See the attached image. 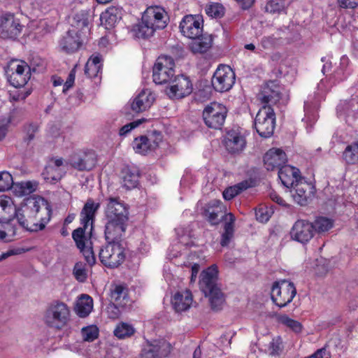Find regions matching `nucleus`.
Wrapping results in <instances>:
<instances>
[{
  "label": "nucleus",
  "mask_w": 358,
  "mask_h": 358,
  "mask_svg": "<svg viewBox=\"0 0 358 358\" xmlns=\"http://www.w3.org/2000/svg\"><path fill=\"white\" fill-rule=\"evenodd\" d=\"M287 162L284 151L278 148L270 149L264 157V163L268 171H273L285 165Z\"/></svg>",
  "instance_id": "nucleus-23"
},
{
  "label": "nucleus",
  "mask_w": 358,
  "mask_h": 358,
  "mask_svg": "<svg viewBox=\"0 0 358 358\" xmlns=\"http://www.w3.org/2000/svg\"><path fill=\"white\" fill-rule=\"evenodd\" d=\"M314 233H323L333 227V221L327 217H319L313 223Z\"/></svg>",
  "instance_id": "nucleus-42"
},
{
  "label": "nucleus",
  "mask_w": 358,
  "mask_h": 358,
  "mask_svg": "<svg viewBox=\"0 0 358 358\" xmlns=\"http://www.w3.org/2000/svg\"><path fill=\"white\" fill-rule=\"evenodd\" d=\"M10 117L1 120L0 123V141L6 136L7 132V126L10 122Z\"/></svg>",
  "instance_id": "nucleus-60"
},
{
  "label": "nucleus",
  "mask_w": 358,
  "mask_h": 358,
  "mask_svg": "<svg viewBox=\"0 0 358 358\" xmlns=\"http://www.w3.org/2000/svg\"><path fill=\"white\" fill-rule=\"evenodd\" d=\"M255 215L257 220L262 223L267 222L270 217L268 211L264 208H259L256 210Z\"/></svg>",
  "instance_id": "nucleus-58"
},
{
  "label": "nucleus",
  "mask_w": 358,
  "mask_h": 358,
  "mask_svg": "<svg viewBox=\"0 0 358 358\" xmlns=\"http://www.w3.org/2000/svg\"><path fill=\"white\" fill-rule=\"evenodd\" d=\"M278 322L295 333H300L302 331V324L299 321L290 318L287 315L279 316Z\"/></svg>",
  "instance_id": "nucleus-44"
},
{
  "label": "nucleus",
  "mask_w": 358,
  "mask_h": 358,
  "mask_svg": "<svg viewBox=\"0 0 358 358\" xmlns=\"http://www.w3.org/2000/svg\"><path fill=\"white\" fill-rule=\"evenodd\" d=\"M82 334L85 341H93L98 337L99 331L94 326L86 327L82 329Z\"/></svg>",
  "instance_id": "nucleus-50"
},
{
  "label": "nucleus",
  "mask_w": 358,
  "mask_h": 358,
  "mask_svg": "<svg viewBox=\"0 0 358 358\" xmlns=\"http://www.w3.org/2000/svg\"><path fill=\"white\" fill-rule=\"evenodd\" d=\"M227 113V108L223 104L212 102L204 108L202 117L208 127L220 129L225 122Z\"/></svg>",
  "instance_id": "nucleus-10"
},
{
  "label": "nucleus",
  "mask_w": 358,
  "mask_h": 358,
  "mask_svg": "<svg viewBox=\"0 0 358 358\" xmlns=\"http://www.w3.org/2000/svg\"><path fill=\"white\" fill-rule=\"evenodd\" d=\"M336 110L339 115H345L356 117L358 115V101L355 100L341 101L337 106Z\"/></svg>",
  "instance_id": "nucleus-35"
},
{
  "label": "nucleus",
  "mask_w": 358,
  "mask_h": 358,
  "mask_svg": "<svg viewBox=\"0 0 358 358\" xmlns=\"http://www.w3.org/2000/svg\"><path fill=\"white\" fill-rule=\"evenodd\" d=\"M122 10L121 8L112 6L106 10L101 15V20L109 27H113L122 19Z\"/></svg>",
  "instance_id": "nucleus-33"
},
{
  "label": "nucleus",
  "mask_w": 358,
  "mask_h": 358,
  "mask_svg": "<svg viewBox=\"0 0 358 358\" xmlns=\"http://www.w3.org/2000/svg\"><path fill=\"white\" fill-rule=\"evenodd\" d=\"M80 250L90 266H93L96 263V258L91 246L85 245L83 248H80Z\"/></svg>",
  "instance_id": "nucleus-52"
},
{
  "label": "nucleus",
  "mask_w": 358,
  "mask_h": 358,
  "mask_svg": "<svg viewBox=\"0 0 358 358\" xmlns=\"http://www.w3.org/2000/svg\"><path fill=\"white\" fill-rule=\"evenodd\" d=\"M285 0H270L266 3L265 11L271 14H280L285 10Z\"/></svg>",
  "instance_id": "nucleus-46"
},
{
  "label": "nucleus",
  "mask_w": 358,
  "mask_h": 358,
  "mask_svg": "<svg viewBox=\"0 0 358 358\" xmlns=\"http://www.w3.org/2000/svg\"><path fill=\"white\" fill-rule=\"evenodd\" d=\"M8 82L13 87L18 88L24 87L30 79L31 68L24 61H11L6 70Z\"/></svg>",
  "instance_id": "nucleus-8"
},
{
  "label": "nucleus",
  "mask_w": 358,
  "mask_h": 358,
  "mask_svg": "<svg viewBox=\"0 0 358 358\" xmlns=\"http://www.w3.org/2000/svg\"><path fill=\"white\" fill-rule=\"evenodd\" d=\"M226 208L219 200H213L203 208V215L212 225H217L224 219L227 222Z\"/></svg>",
  "instance_id": "nucleus-20"
},
{
  "label": "nucleus",
  "mask_w": 358,
  "mask_h": 358,
  "mask_svg": "<svg viewBox=\"0 0 358 358\" xmlns=\"http://www.w3.org/2000/svg\"><path fill=\"white\" fill-rule=\"evenodd\" d=\"M145 121V119H139L136 121L131 122L122 127L120 129L119 134L121 136H124L129 134L133 129L138 127L142 122Z\"/></svg>",
  "instance_id": "nucleus-55"
},
{
  "label": "nucleus",
  "mask_w": 358,
  "mask_h": 358,
  "mask_svg": "<svg viewBox=\"0 0 358 358\" xmlns=\"http://www.w3.org/2000/svg\"><path fill=\"white\" fill-rule=\"evenodd\" d=\"M22 25L14 14L6 13L0 16V34L3 38H15L21 33Z\"/></svg>",
  "instance_id": "nucleus-14"
},
{
  "label": "nucleus",
  "mask_w": 358,
  "mask_h": 358,
  "mask_svg": "<svg viewBox=\"0 0 358 358\" xmlns=\"http://www.w3.org/2000/svg\"><path fill=\"white\" fill-rule=\"evenodd\" d=\"M243 10H247L252 7L255 0H236Z\"/></svg>",
  "instance_id": "nucleus-62"
},
{
  "label": "nucleus",
  "mask_w": 358,
  "mask_h": 358,
  "mask_svg": "<svg viewBox=\"0 0 358 358\" xmlns=\"http://www.w3.org/2000/svg\"><path fill=\"white\" fill-rule=\"evenodd\" d=\"M224 145L229 153L237 154L245 148L246 141L238 130L231 129L224 136Z\"/></svg>",
  "instance_id": "nucleus-22"
},
{
  "label": "nucleus",
  "mask_w": 358,
  "mask_h": 358,
  "mask_svg": "<svg viewBox=\"0 0 358 358\" xmlns=\"http://www.w3.org/2000/svg\"><path fill=\"white\" fill-rule=\"evenodd\" d=\"M169 86L166 89V94L171 99H180L189 95L193 90L190 78L183 74L174 76Z\"/></svg>",
  "instance_id": "nucleus-12"
},
{
  "label": "nucleus",
  "mask_w": 358,
  "mask_h": 358,
  "mask_svg": "<svg viewBox=\"0 0 358 358\" xmlns=\"http://www.w3.org/2000/svg\"><path fill=\"white\" fill-rule=\"evenodd\" d=\"M70 317L71 312L68 306L64 302L54 301L45 310L44 322L50 328L61 330L68 325Z\"/></svg>",
  "instance_id": "nucleus-5"
},
{
  "label": "nucleus",
  "mask_w": 358,
  "mask_h": 358,
  "mask_svg": "<svg viewBox=\"0 0 358 358\" xmlns=\"http://www.w3.org/2000/svg\"><path fill=\"white\" fill-rule=\"evenodd\" d=\"M101 69L99 66L87 62L85 66V73L90 78H95L98 76Z\"/></svg>",
  "instance_id": "nucleus-56"
},
{
  "label": "nucleus",
  "mask_w": 358,
  "mask_h": 358,
  "mask_svg": "<svg viewBox=\"0 0 358 358\" xmlns=\"http://www.w3.org/2000/svg\"><path fill=\"white\" fill-rule=\"evenodd\" d=\"M87 227H85L84 225H83V227H78L72 233V238L78 249L83 248L84 246H85L86 238L85 236V231Z\"/></svg>",
  "instance_id": "nucleus-48"
},
{
  "label": "nucleus",
  "mask_w": 358,
  "mask_h": 358,
  "mask_svg": "<svg viewBox=\"0 0 358 358\" xmlns=\"http://www.w3.org/2000/svg\"><path fill=\"white\" fill-rule=\"evenodd\" d=\"M175 62L171 57H159L152 69L153 81L157 85L169 83L175 76Z\"/></svg>",
  "instance_id": "nucleus-9"
},
{
  "label": "nucleus",
  "mask_w": 358,
  "mask_h": 358,
  "mask_svg": "<svg viewBox=\"0 0 358 358\" xmlns=\"http://www.w3.org/2000/svg\"><path fill=\"white\" fill-rule=\"evenodd\" d=\"M83 43L82 34L74 29H71L60 41L61 48L67 53L77 51Z\"/></svg>",
  "instance_id": "nucleus-24"
},
{
  "label": "nucleus",
  "mask_w": 358,
  "mask_h": 358,
  "mask_svg": "<svg viewBox=\"0 0 358 358\" xmlns=\"http://www.w3.org/2000/svg\"><path fill=\"white\" fill-rule=\"evenodd\" d=\"M101 58L100 56H92L91 57L87 62L91 63L92 64H94L96 66H99V67L101 68Z\"/></svg>",
  "instance_id": "nucleus-64"
},
{
  "label": "nucleus",
  "mask_w": 358,
  "mask_h": 358,
  "mask_svg": "<svg viewBox=\"0 0 358 358\" xmlns=\"http://www.w3.org/2000/svg\"><path fill=\"white\" fill-rule=\"evenodd\" d=\"M179 27L182 34L189 38H198L203 32V22L192 15H185Z\"/></svg>",
  "instance_id": "nucleus-21"
},
{
  "label": "nucleus",
  "mask_w": 358,
  "mask_h": 358,
  "mask_svg": "<svg viewBox=\"0 0 358 358\" xmlns=\"http://www.w3.org/2000/svg\"><path fill=\"white\" fill-rule=\"evenodd\" d=\"M73 274L79 282H84L87 279V273L82 262H77L73 268Z\"/></svg>",
  "instance_id": "nucleus-51"
},
{
  "label": "nucleus",
  "mask_w": 358,
  "mask_h": 358,
  "mask_svg": "<svg viewBox=\"0 0 358 358\" xmlns=\"http://www.w3.org/2000/svg\"><path fill=\"white\" fill-rule=\"evenodd\" d=\"M107 244L100 249L99 257L101 262L108 268H117L126 258V250L121 243L122 236L109 239L105 234Z\"/></svg>",
  "instance_id": "nucleus-4"
},
{
  "label": "nucleus",
  "mask_w": 358,
  "mask_h": 358,
  "mask_svg": "<svg viewBox=\"0 0 358 358\" xmlns=\"http://www.w3.org/2000/svg\"><path fill=\"white\" fill-rule=\"evenodd\" d=\"M156 143L155 142V144H152L151 139L148 138L146 136H140L134 138L132 146L136 153L145 155L148 151L155 150L157 148Z\"/></svg>",
  "instance_id": "nucleus-32"
},
{
  "label": "nucleus",
  "mask_w": 358,
  "mask_h": 358,
  "mask_svg": "<svg viewBox=\"0 0 358 358\" xmlns=\"http://www.w3.org/2000/svg\"><path fill=\"white\" fill-rule=\"evenodd\" d=\"M278 177L282 184L287 188L292 187L303 178L300 175L299 169L289 165H285L280 168Z\"/></svg>",
  "instance_id": "nucleus-25"
},
{
  "label": "nucleus",
  "mask_w": 358,
  "mask_h": 358,
  "mask_svg": "<svg viewBox=\"0 0 358 358\" xmlns=\"http://www.w3.org/2000/svg\"><path fill=\"white\" fill-rule=\"evenodd\" d=\"M236 76L228 65L220 64L215 71L211 79L213 89L219 92L229 91L235 83Z\"/></svg>",
  "instance_id": "nucleus-11"
},
{
  "label": "nucleus",
  "mask_w": 358,
  "mask_h": 358,
  "mask_svg": "<svg viewBox=\"0 0 358 358\" xmlns=\"http://www.w3.org/2000/svg\"><path fill=\"white\" fill-rule=\"evenodd\" d=\"M338 3L343 8H355L358 6V0H338Z\"/></svg>",
  "instance_id": "nucleus-59"
},
{
  "label": "nucleus",
  "mask_w": 358,
  "mask_h": 358,
  "mask_svg": "<svg viewBox=\"0 0 358 358\" xmlns=\"http://www.w3.org/2000/svg\"><path fill=\"white\" fill-rule=\"evenodd\" d=\"M92 308V299L87 294H83L77 301L76 311L80 317H85L91 313Z\"/></svg>",
  "instance_id": "nucleus-36"
},
{
  "label": "nucleus",
  "mask_w": 358,
  "mask_h": 358,
  "mask_svg": "<svg viewBox=\"0 0 358 358\" xmlns=\"http://www.w3.org/2000/svg\"><path fill=\"white\" fill-rule=\"evenodd\" d=\"M343 159L348 164H358V147L354 142L346 146L343 152Z\"/></svg>",
  "instance_id": "nucleus-40"
},
{
  "label": "nucleus",
  "mask_w": 358,
  "mask_h": 358,
  "mask_svg": "<svg viewBox=\"0 0 358 358\" xmlns=\"http://www.w3.org/2000/svg\"><path fill=\"white\" fill-rule=\"evenodd\" d=\"M13 189L17 196H22L34 192L36 187L31 181H27L18 183L13 182Z\"/></svg>",
  "instance_id": "nucleus-41"
},
{
  "label": "nucleus",
  "mask_w": 358,
  "mask_h": 358,
  "mask_svg": "<svg viewBox=\"0 0 358 358\" xmlns=\"http://www.w3.org/2000/svg\"><path fill=\"white\" fill-rule=\"evenodd\" d=\"M199 287L206 296H208L211 308L219 310L224 302V296L217 285V269L213 265L201 272Z\"/></svg>",
  "instance_id": "nucleus-3"
},
{
  "label": "nucleus",
  "mask_w": 358,
  "mask_h": 358,
  "mask_svg": "<svg viewBox=\"0 0 358 358\" xmlns=\"http://www.w3.org/2000/svg\"><path fill=\"white\" fill-rule=\"evenodd\" d=\"M156 31L150 27L148 23H146L141 17V22L134 25L132 28V33L134 36L138 38H148L152 36Z\"/></svg>",
  "instance_id": "nucleus-37"
},
{
  "label": "nucleus",
  "mask_w": 358,
  "mask_h": 358,
  "mask_svg": "<svg viewBox=\"0 0 358 358\" xmlns=\"http://www.w3.org/2000/svg\"><path fill=\"white\" fill-rule=\"evenodd\" d=\"M135 332L134 327L129 324L122 322L119 324L114 330V335L118 338L130 337Z\"/></svg>",
  "instance_id": "nucleus-45"
},
{
  "label": "nucleus",
  "mask_w": 358,
  "mask_h": 358,
  "mask_svg": "<svg viewBox=\"0 0 358 358\" xmlns=\"http://www.w3.org/2000/svg\"><path fill=\"white\" fill-rule=\"evenodd\" d=\"M122 184L128 189L136 187L140 177L139 171L136 167H124L122 171Z\"/></svg>",
  "instance_id": "nucleus-31"
},
{
  "label": "nucleus",
  "mask_w": 358,
  "mask_h": 358,
  "mask_svg": "<svg viewBox=\"0 0 358 358\" xmlns=\"http://www.w3.org/2000/svg\"><path fill=\"white\" fill-rule=\"evenodd\" d=\"M255 129L262 138L273 134L275 126V114L271 106H263L258 111L254 123Z\"/></svg>",
  "instance_id": "nucleus-6"
},
{
  "label": "nucleus",
  "mask_w": 358,
  "mask_h": 358,
  "mask_svg": "<svg viewBox=\"0 0 358 358\" xmlns=\"http://www.w3.org/2000/svg\"><path fill=\"white\" fill-rule=\"evenodd\" d=\"M193 41L189 44V48L194 53H203L212 45V38L209 36H201L198 38H192Z\"/></svg>",
  "instance_id": "nucleus-34"
},
{
  "label": "nucleus",
  "mask_w": 358,
  "mask_h": 358,
  "mask_svg": "<svg viewBox=\"0 0 358 358\" xmlns=\"http://www.w3.org/2000/svg\"><path fill=\"white\" fill-rule=\"evenodd\" d=\"M76 66L71 71L67 78L66 81L64 84L63 87V92L66 93V92L73 87L75 77H76Z\"/></svg>",
  "instance_id": "nucleus-57"
},
{
  "label": "nucleus",
  "mask_w": 358,
  "mask_h": 358,
  "mask_svg": "<svg viewBox=\"0 0 358 358\" xmlns=\"http://www.w3.org/2000/svg\"><path fill=\"white\" fill-rule=\"evenodd\" d=\"M38 125L34 124L24 126V131L26 133V136L24 138V141L27 143V145H29V143L34 140L35 134L38 131Z\"/></svg>",
  "instance_id": "nucleus-53"
},
{
  "label": "nucleus",
  "mask_w": 358,
  "mask_h": 358,
  "mask_svg": "<svg viewBox=\"0 0 358 358\" xmlns=\"http://www.w3.org/2000/svg\"><path fill=\"white\" fill-rule=\"evenodd\" d=\"M106 224L104 234L109 239L123 236L129 220V211L119 198L110 197L105 210Z\"/></svg>",
  "instance_id": "nucleus-2"
},
{
  "label": "nucleus",
  "mask_w": 358,
  "mask_h": 358,
  "mask_svg": "<svg viewBox=\"0 0 358 358\" xmlns=\"http://www.w3.org/2000/svg\"><path fill=\"white\" fill-rule=\"evenodd\" d=\"M281 87L277 80H269L262 87L259 94V99L265 106H272L278 104L281 99Z\"/></svg>",
  "instance_id": "nucleus-19"
},
{
  "label": "nucleus",
  "mask_w": 358,
  "mask_h": 358,
  "mask_svg": "<svg viewBox=\"0 0 358 358\" xmlns=\"http://www.w3.org/2000/svg\"><path fill=\"white\" fill-rule=\"evenodd\" d=\"M206 14L214 18H221L225 13L224 7L219 3H212L206 7Z\"/></svg>",
  "instance_id": "nucleus-47"
},
{
  "label": "nucleus",
  "mask_w": 358,
  "mask_h": 358,
  "mask_svg": "<svg viewBox=\"0 0 358 358\" xmlns=\"http://www.w3.org/2000/svg\"><path fill=\"white\" fill-rule=\"evenodd\" d=\"M142 18L155 31L164 29L169 20L167 13L158 6L148 8L143 13Z\"/></svg>",
  "instance_id": "nucleus-15"
},
{
  "label": "nucleus",
  "mask_w": 358,
  "mask_h": 358,
  "mask_svg": "<svg viewBox=\"0 0 358 358\" xmlns=\"http://www.w3.org/2000/svg\"><path fill=\"white\" fill-rule=\"evenodd\" d=\"M293 199L300 206H306L313 196L315 187L302 178L290 188Z\"/></svg>",
  "instance_id": "nucleus-17"
},
{
  "label": "nucleus",
  "mask_w": 358,
  "mask_h": 358,
  "mask_svg": "<svg viewBox=\"0 0 358 358\" xmlns=\"http://www.w3.org/2000/svg\"><path fill=\"white\" fill-rule=\"evenodd\" d=\"M96 162V155L91 150H79L74 152L69 159L70 165L80 171H91L95 167Z\"/></svg>",
  "instance_id": "nucleus-13"
},
{
  "label": "nucleus",
  "mask_w": 358,
  "mask_h": 358,
  "mask_svg": "<svg viewBox=\"0 0 358 358\" xmlns=\"http://www.w3.org/2000/svg\"><path fill=\"white\" fill-rule=\"evenodd\" d=\"M269 197L273 201L277 203L278 204L282 206H286L285 201L280 196H279L275 192H274V191L271 192L269 193Z\"/></svg>",
  "instance_id": "nucleus-61"
},
{
  "label": "nucleus",
  "mask_w": 358,
  "mask_h": 358,
  "mask_svg": "<svg viewBox=\"0 0 358 358\" xmlns=\"http://www.w3.org/2000/svg\"><path fill=\"white\" fill-rule=\"evenodd\" d=\"M13 180L12 176L7 171L0 172V192H4L13 188Z\"/></svg>",
  "instance_id": "nucleus-49"
},
{
  "label": "nucleus",
  "mask_w": 358,
  "mask_h": 358,
  "mask_svg": "<svg viewBox=\"0 0 358 358\" xmlns=\"http://www.w3.org/2000/svg\"><path fill=\"white\" fill-rule=\"evenodd\" d=\"M100 208V203L95 202L92 199L90 198L85 203L80 213V223L85 227H87L90 222L92 224L95 215Z\"/></svg>",
  "instance_id": "nucleus-30"
},
{
  "label": "nucleus",
  "mask_w": 358,
  "mask_h": 358,
  "mask_svg": "<svg viewBox=\"0 0 358 358\" xmlns=\"http://www.w3.org/2000/svg\"><path fill=\"white\" fill-rule=\"evenodd\" d=\"M13 212L19 224L30 232H38L45 228L51 217L52 210L43 198H29L20 208L9 204L8 201L0 200V223L8 224L13 217L6 213Z\"/></svg>",
  "instance_id": "nucleus-1"
},
{
  "label": "nucleus",
  "mask_w": 358,
  "mask_h": 358,
  "mask_svg": "<svg viewBox=\"0 0 358 358\" xmlns=\"http://www.w3.org/2000/svg\"><path fill=\"white\" fill-rule=\"evenodd\" d=\"M235 217L232 213H229L227 217V222L224 225V232L222 234L220 244L224 247L229 245L234 236Z\"/></svg>",
  "instance_id": "nucleus-38"
},
{
  "label": "nucleus",
  "mask_w": 358,
  "mask_h": 358,
  "mask_svg": "<svg viewBox=\"0 0 358 358\" xmlns=\"http://www.w3.org/2000/svg\"><path fill=\"white\" fill-rule=\"evenodd\" d=\"M171 350V345L165 340H155L148 342L141 352L142 358H164Z\"/></svg>",
  "instance_id": "nucleus-18"
},
{
  "label": "nucleus",
  "mask_w": 358,
  "mask_h": 358,
  "mask_svg": "<svg viewBox=\"0 0 358 358\" xmlns=\"http://www.w3.org/2000/svg\"><path fill=\"white\" fill-rule=\"evenodd\" d=\"M296 294V289L292 282L287 280L275 281L271 288V299L280 308H283L291 303Z\"/></svg>",
  "instance_id": "nucleus-7"
},
{
  "label": "nucleus",
  "mask_w": 358,
  "mask_h": 358,
  "mask_svg": "<svg viewBox=\"0 0 358 358\" xmlns=\"http://www.w3.org/2000/svg\"><path fill=\"white\" fill-rule=\"evenodd\" d=\"M64 174V171L59 167H55L50 164L46 166L42 175L44 179L51 183L59 181Z\"/></svg>",
  "instance_id": "nucleus-39"
},
{
  "label": "nucleus",
  "mask_w": 358,
  "mask_h": 358,
  "mask_svg": "<svg viewBox=\"0 0 358 358\" xmlns=\"http://www.w3.org/2000/svg\"><path fill=\"white\" fill-rule=\"evenodd\" d=\"M90 13L87 10H80L75 13L71 20V29L78 31V33L85 36L90 33Z\"/></svg>",
  "instance_id": "nucleus-27"
},
{
  "label": "nucleus",
  "mask_w": 358,
  "mask_h": 358,
  "mask_svg": "<svg viewBox=\"0 0 358 358\" xmlns=\"http://www.w3.org/2000/svg\"><path fill=\"white\" fill-rule=\"evenodd\" d=\"M154 101L153 94L148 89L143 90L134 99L131 108L134 113H141L150 108Z\"/></svg>",
  "instance_id": "nucleus-26"
},
{
  "label": "nucleus",
  "mask_w": 358,
  "mask_h": 358,
  "mask_svg": "<svg viewBox=\"0 0 358 358\" xmlns=\"http://www.w3.org/2000/svg\"><path fill=\"white\" fill-rule=\"evenodd\" d=\"M313 223L306 220H298L290 231L291 238L300 243L306 244L314 236Z\"/></svg>",
  "instance_id": "nucleus-16"
},
{
  "label": "nucleus",
  "mask_w": 358,
  "mask_h": 358,
  "mask_svg": "<svg viewBox=\"0 0 358 358\" xmlns=\"http://www.w3.org/2000/svg\"><path fill=\"white\" fill-rule=\"evenodd\" d=\"M282 340L280 337L273 338L269 343L268 350L271 355H278L282 351Z\"/></svg>",
  "instance_id": "nucleus-54"
},
{
  "label": "nucleus",
  "mask_w": 358,
  "mask_h": 358,
  "mask_svg": "<svg viewBox=\"0 0 358 358\" xmlns=\"http://www.w3.org/2000/svg\"><path fill=\"white\" fill-rule=\"evenodd\" d=\"M199 269H200V266L198 264H194L192 266V274H191V280H190L191 282L195 281V279H196V275L199 271Z\"/></svg>",
  "instance_id": "nucleus-63"
},
{
  "label": "nucleus",
  "mask_w": 358,
  "mask_h": 358,
  "mask_svg": "<svg viewBox=\"0 0 358 358\" xmlns=\"http://www.w3.org/2000/svg\"><path fill=\"white\" fill-rule=\"evenodd\" d=\"M192 303V295L189 290L177 292L171 299L173 308L178 313L189 309Z\"/></svg>",
  "instance_id": "nucleus-29"
},
{
  "label": "nucleus",
  "mask_w": 358,
  "mask_h": 358,
  "mask_svg": "<svg viewBox=\"0 0 358 358\" xmlns=\"http://www.w3.org/2000/svg\"><path fill=\"white\" fill-rule=\"evenodd\" d=\"M248 187V185L247 181L240 182L236 185L227 188L223 192V197L225 200H231Z\"/></svg>",
  "instance_id": "nucleus-43"
},
{
  "label": "nucleus",
  "mask_w": 358,
  "mask_h": 358,
  "mask_svg": "<svg viewBox=\"0 0 358 358\" xmlns=\"http://www.w3.org/2000/svg\"><path fill=\"white\" fill-rule=\"evenodd\" d=\"M110 296L115 308L117 306L125 307L129 301L127 289L122 285H112Z\"/></svg>",
  "instance_id": "nucleus-28"
}]
</instances>
